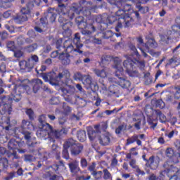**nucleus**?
Instances as JSON below:
<instances>
[{
  "label": "nucleus",
  "instance_id": "f257e3e1",
  "mask_svg": "<svg viewBox=\"0 0 180 180\" xmlns=\"http://www.w3.org/2000/svg\"><path fill=\"white\" fill-rule=\"evenodd\" d=\"M40 77L45 81V82H49L53 86H57L58 85V82L62 81V82L68 86L72 91H75V87L70 84L72 83V79H71V73L68 70H63L61 72L56 73L55 72H49L48 73H40Z\"/></svg>",
  "mask_w": 180,
  "mask_h": 180
},
{
  "label": "nucleus",
  "instance_id": "f03ea898",
  "mask_svg": "<svg viewBox=\"0 0 180 180\" xmlns=\"http://www.w3.org/2000/svg\"><path fill=\"white\" fill-rule=\"evenodd\" d=\"M92 5L91 1H86V0L79 1L78 3L72 4L70 9L68 12V16L70 19H74L75 18V13L77 15H83L84 18L87 19H91L92 12L95 13L96 9H98V6L95 5L93 6H88L86 5Z\"/></svg>",
  "mask_w": 180,
  "mask_h": 180
},
{
  "label": "nucleus",
  "instance_id": "7ed1b4c3",
  "mask_svg": "<svg viewBox=\"0 0 180 180\" xmlns=\"http://www.w3.org/2000/svg\"><path fill=\"white\" fill-rule=\"evenodd\" d=\"M123 65L129 77L139 78L140 77L139 69L143 71L146 68V61L137 60L133 56H128L127 60H124Z\"/></svg>",
  "mask_w": 180,
  "mask_h": 180
},
{
  "label": "nucleus",
  "instance_id": "20e7f679",
  "mask_svg": "<svg viewBox=\"0 0 180 180\" xmlns=\"http://www.w3.org/2000/svg\"><path fill=\"white\" fill-rule=\"evenodd\" d=\"M116 20H117V24L115 27L116 32H119V29H122L123 26L124 27H130L131 23L134 22V20L129 15H124V11H117L115 16L108 17V23L110 25H113Z\"/></svg>",
  "mask_w": 180,
  "mask_h": 180
},
{
  "label": "nucleus",
  "instance_id": "39448f33",
  "mask_svg": "<svg viewBox=\"0 0 180 180\" xmlns=\"http://www.w3.org/2000/svg\"><path fill=\"white\" fill-rule=\"evenodd\" d=\"M21 134H22L24 139L26 141V143L28 146L29 153L31 154H34V155H37V154H40V150L39 148L36 147V144L37 142L36 141L35 138H32V132L30 131L24 130L20 131Z\"/></svg>",
  "mask_w": 180,
  "mask_h": 180
},
{
  "label": "nucleus",
  "instance_id": "423d86ee",
  "mask_svg": "<svg viewBox=\"0 0 180 180\" xmlns=\"http://www.w3.org/2000/svg\"><path fill=\"white\" fill-rule=\"evenodd\" d=\"M115 68L117 69L115 76L117 77V81L113 80V82H115V84L121 86L123 89H129L131 83L126 78L124 70L122 67H120L119 65H117Z\"/></svg>",
  "mask_w": 180,
  "mask_h": 180
},
{
  "label": "nucleus",
  "instance_id": "0eeeda50",
  "mask_svg": "<svg viewBox=\"0 0 180 180\" xmlns=\"http://www.w3.org/2000/svg\"><path fill=\"white\" fill-rule=\"evenodd\" d=\"M73 44L75 46H76V49H74V46H72V44H69L68 46L65 45V48L63 49L64 51H65V54H70L71 53L83 54L84 51H82L80 49L84 46V44L81 43V34H79V32L75 34Z\"/></svg>",
  "mask_w": 180,
  "mask_h": 180
},
{
  "label": "nucleus",
  "instance_id": "6e6552de",
  "mask_svg": "<svg viewBox=\"0 0 180 180\" xmlns=\"http://www.w3.org/2000/svg\"><path fill=\"white\" fill-rule=\"evenodd\" d=\"M75 21L79 29L82 30V34H84L85 36H89L96 31V28L92 24L89 25L88 27V23H86V21H85V19L82 15L77 16ZM86 27H88V29H91V31L87 30Z\"/></svg>",
  "mask_w": 180,
  "mask_h": 180
},
{
  "label": "nucleus",
  "instance_id": "1a4fd4ad",
  "mask_svg": "<svg viewBox=\"0 0 180 180\" xmlns=\"http://www.w3.org/2000/svg\"><path fill=\"white\" fill-rule=\"evenodd\" d=\"M30 89V86L27 84H15L11 93V99L15 102H19L22 99V94L27 92Z\"/></svg>",
  "mask_w": 180,
  "mask_h": 180
},
{
  "label": "nucleus",
  "instance_id": "9d476101",
  "mask_svg": "<svg viewBox=\"0 0 180 180\" xmlns=\"http://www.w3.org/2000/svg\"><path fill=\"white\" fill-rule=\"evenodd\" d=\"M107 2L110 5H115L119 8L118 11H123L124 14L127 11L133 12V6L129 4L130 0H107Z\"/></svg>",
  "mask_w": 180,
  "mask_h": 180
},
{
  "label": "nucleus",
  "instance_id": "9b49d317",
  "mask_svg": "<svg viewBox=\"0 0 180 180\" xmlns=\"http://www.w3.org/2000/svg\"><path fill=\"white\" fill-rule=\"evenodd\" d=\"M53 11H54V9L48 8L46 15L40 18L39 22L44 27V29L49 27V21L51 23H54V22H56V19H57V13L53 12Z\"/></svg>",
  "mask_w": 180,
  "mask_h": 180
},
{
  "label": "nucleus",
  "instance_id": "f8f14e48",
  "mask_svg": "<svg viewBox=\"0 0 180 180\" xmlns=\"http://www.w3.org/2000/svg\"><path fill=\"white\" fill-rule=\"evenodd\" d=\"M83 85H84L86 89H91L92 92L95 93L99 89L98 83L92 80V77L89 75H84L83 80H82Z\"/></svg>",
  "mask_w": 180,
  "mask_h": 180
},
{
  "label": "nucleus",
  "instance_id": "ddd939ff",
  "mask_svg": "<svg viewBox=\"0 0 180 180\" xmlns=\"http://www.w3.org/2000/svg\"><path fill=\"white\" fill-rule=\"evenodd\" d=\"M50 131H51V125L46 124V125H39V129L36 132L38 139L50 138Z\"/></svg>",
  "mask_w": 180,
  "mask_h": 180
},
{
  "label": "nucleus",
  "instance_id": "4468645a",
  "mask_svg": "<svg viewBox=\"0 0 180 180\" xmlns=\"http://www.w3.org/2000/svg\"><path fill=\"white\" fill-rule=\"evenodd\" d=\"M66 141H72L73 145L70 146V153L72 155H79L84 150V145L82 143H77V141L72 138L68 139Z\"/></svg>",
  "mask_w": 180,
  "mask_h": 180
},
{
  "label": "nucleus",
  "instance_id": "2eb2a0df",
  "mask_svg": "<svg viewBox=\"0 0 180 180\" xmlns=\"http://www.w3.org/2000/svg\"><path fill=\"white\" fill-rule=\"evenodd\" d=\"M145 165L147 168H150V169L155 171V169L160 167V158L155 155H151Z\"/></svg>",
  "mask_w": 180,
  "mask_h": 180
},
{
  "label": "nucleus",
  "instance_id": "dca6fc26",
  "mask_svg": "<svg viewBox=\"0 0 180 180\" xmlns=\"http://www.w3.org/2000/svg\"><path fill=\"white\" fill-rule=\"evenodd\" d=\"M141 140H143V141L146 140V134H134L127 139V146H130V144H133V143H136L137 146H141L142 142Z\"/></svg>",
  "mask_w": 180,
  "mask_h": 180
},
{
  "label": "nucleus",
  "instance_id": "f3484780",
  "mask_svg": "<svg viewBox=\"0 0 180 180\" xmlns=\"http://www.w3.org/2000/svg\"><path fill=\"white\" fill-rule=\"evenodd\" d=\"M8 150H13V153H11V157H12L13 160H18L19 156H18V153L15 150L18 148V141L15 139H11L8 143Z\"/></svg>",
  "mask_w": 180,
  "mask_h": 180
},
{
  "label": "nucleus",
  "instance_id": "a211bd4d",
  "mask_svg": "<svg viewBox=\"0 0 180 180\" xmlns=\"http://www.w3.org/2000/svg\"><path fill=\"white\" fill-rule=\"evenodd\" d=\"M74 142L72 141H66L63 143V149L62 150V157L65 160H70V153L68 152V148L73 146Z\"/></svg>",
  "mask_w": 180,
  "mask_h": 180
},
{
  "label": "nucleus",
  "instance_id": "6ab92c4d",
  "mask_svg": "<svg viewBox=\"0 0 180 180\" xmlns=\"http://www.w3.org/2000/svg\"><path fill=\"white\" fill-rule=\"evenodd\" d=\"M112 139H113V136L110 133H105L98 137V141L101 146H109Z\"/></svg>",
  "mask_w": 180,
  "mask_h": 180
},
{
  "label": "nucleus",
  "instance_id": "aec40b11",
  "mask_svg": "<svg viewBox=\"0 0 180 180\" xmlns=\"http://www.w3.org/2000/svg\"><path fill=\"white\" fill-rule=\"evenodd\" d=\"M165 155L172 161V162H178V156L175 154V150L172 148H167L165 150Z\"/></svg>",
  "mask_w": 180,
  "mask_h": 180
},
{
  "label": "nucleus",
  "instance_id": "412c9836",
  "mask_svg": "<svg viewBox=\"0 0 180 180\" xmlns=\"http://www.w3.org/2000/svg\"><path fill=\"white\" fill-rule=\"evenodd\" d=\"M69 169L72 174H78L81 171L79 168V162L77 160H73L68 164Z\"/></svg>",
  "mask_w": 180,
  "mask_h": 180
},
{
  "label": "nucleus",
  "instance_id": "4be33fe9",
  "mask_svg": "<svg viewBox=\"0 0 180 180\" xmlns=\"http://www.w3.org/2000/svg\"><path fill=\"white\" fill-rule=\"evenodd\" d=\"M101 127V125L97 124L94 126V129H96V131L93 129L88 130V136L90 141H94L95 139H96V136L98 135V133H101V131L99 130Z\"/></svg>",
  "mask_w": 180,
  "mask_h": 180
},
{
  "label": "nucleus",
  "instance_id": "5701e85b",
  "mask_svg": "<svg viewBox=\"0 0 180 180\" xmlns=\"http://www.w3.org/2000/svg\"><path fill=\"white\" fill-rule=\"evenodd\" d=\"M178 167L174 165H170L169 168L160 172V175H167V176H169L170 175H176Z\"/></svg>",
  "mask_w": 180,
  "mask_h": 180
},
{
  "label": "nucleus",
  "instance_id": "b1692460",
  "mask_svg": "<svg viewBox=\"0 0 180 180\" xmlns=\"http://www.w3.org/2000/svg\"><path fill=\"white\" fill-rule=\"evenodd\" d=\"M180 64V58L174 56L173 58L169 59L168 63L166 64L167 68H176Z\"/></svg>",
  "mask_w": 180,
  "mask_h": 180
},
{
  "label": "nucleus",
  "instance_id": "393cba45",
  "mask_svg": "<svg viewBox=\"0 0 180 180\" xmlns=\"http://www.w3.org/2000/svg\"><path fill=\"white\" fill-rule=\"evenodd\" d=\"M70 54L62 52L59 54L58 58L63 65H68L71 63Z\"/></svg>",
  "mask_w": 180,
  "mask_h": 180
},
{
  "label": "nucleus",
  "instance_id": "a878e982",
  "mask_svg": "<svg viewBox=\"0 0 180 180\" xmlns=\"http://www.w3.org/2000/svg\"><path fill=\"white\" fill-rule=\"evenodd\" d=\"M62 29L63 30L62 34L65 39L71 37V34H72V31L71 30V23H67L66 25H62Z\"/></svg>",
  "mask_w": 180,
  "mask_h": 180
},
{
  "label": "nucleus",
  "instance_id": "bb28decb",
  "mask_svg": "<svg viewBox=\"0 0 180 180\" xmlns=\"http://www.w3.org/2000/svg\"><path fill=\"white\" fill-rule=\"evenodd\" d=\"M51 168L56 174H60V172H63V171H64L65 165H64V161L60 160L59 163L53 165Z\"/></svg>",
  "mask_w": 180,
  "mask_h": 180
},
{
  "label": "nucleus",
  "instance_id": "cd10ccee",
  "mask_svg": "<svg viewBox=\"0 0 180 180\" xmlns=\"http://www.w3.org/2000/svg\"><path fill=\"white\" fill-rule=\"evenodd\" d=\"M42 177L46 180H60L61 177L57 174H53V172L49 171L45 172Z\"/></svg>",
  "mask_w": 180,
  "mask_h": 180
},
{
  "label": "nucleus",
  "instance_id": "c85d7f7f",
  "mask_svg": "<svg viewBox=\"0 0 180 180\" xmlns=\"http://www.w3.org/2000/svg\"><path fill=\"white\" fill-rule=\"evenodd\" d=\"M32 129H34V127L33 126V124H32V122L25 120H22L21 127H20V131H23L25 130H32Z\"/></svg>",
  "mask_w": 180,
  "mask_h": 180
},
{
  "label": "nucleus",
  "instance_id": "c756f323",
  "mask_svg": "<svg viewBox=\"0 0 180 180\" xmlns=\"http://www.w3.org/2000/svg\"><path fill=\"white\" fill-rule=\"evenodd\" d=\"M120 88L118 86L115 84H112L109 87L110 94L112 96H115V98H119L120 96Z\"/></svg>",
  "mask_w": 180,
  "mask_h": 180
},
{
  "label": "nucleus",
  "instance_id": "7c9ffc66",
  "mask_svg": "<svg viewBox=\"0 0 180 180\" xmlns=\"http://www.w3.org/2000/svg\"><path fill=\"white\" fill-rule=\"evenodd\" d=\"M14 22L18 25H22L24 22H27V15H25L22 14H17L13 18Z\"/></svg>",
  "mask_w": 180,
  "mask_h": 180
},
{
  "label": "nucleus",
  "instance_id": "2f4dec72",
  "mask_svg": "<svg viewBox=\"0 0 180 180\" xmlns=\"http://www.w3.org/2000/svg\"><path fill=\"white\" fill-rule=\"evenodd\" d=\"M15 0H0V8L3 9H9L13 6Z\"/></svg>",
  "mask_w": 180,
  "mask_h": 180
},
{
  "label": "nucleus",
  "instance_id": "473e14b6",
  "mask_svg": "<svg viewBox=\"0 0 180 180\" xmlns=\"http://www.w3.org/2000/svg\"><path fill=\"white\" fill-rule=\"evenodd\" d=\"M158 44L155 41V39L153 38H149L148 41L145 43V47L146 50H150V49H157Z\"/></svg>",
  "mask_w": 180,
  "mask_h": 180
},
{
  "label": "nucleus",
  "instance_id": "72a5a7b5",
  "mask_svg": "<svg viewBox=\"0 0 180 180\" xmlns=\"http://www.w3.org/2000/svg\"><path fill=\"white\" fill-rule=\"evenodd\" d=\"M9 167V160L6 159V158H2L0 155V172L2 171H5V169H8Z\"/></svg>",
  "mask_w": 180,
  "mask_h": 180
},
{
  "label": "nucleus",
  "instance_id": "f704fd0d",
  "mask_svg": "<svg viewBox=\"0 0 180 180\" xmlns=\"http://www.w3.org/2000/svg\"><path fill=\"white\" fill-rule=\"evenodd\" d=\"M40 155H41V153H39V154H37V155L26 154L24 155V161H25V162H33V161H36L37 158H41V157H40Z\"/></svg>",
  "mask_w": 180,
  "mask_h": 180
},
{
  "label": "nucleus",
  "instance_id": "c9c22d12",
  "mask_svg": "<svg viewBox=\"0 0 180 180\" xmlns=\"http://www.w3.org/2000/svg\"><path fill=\"white\" fill-rule=\"evenodd\" d=\"M52 153L54 154L56 160L61 159V148L57 145H52Z\"/></svg>",
  "mask_w": 180,
  "mask_h": 180
},
{
  "label": "nucleus",
  "instance_id": "e433bc0d",
  "mask_svg": "<svg viewBox=\"0 0 180 180\" xmlns=\"http://www.w3.org/2000/svg\"><path fill=\"white\" fill-rule=\"evenodd\" d=\"M147 122L150 125V128L153 130H155V127L158 126V118H153L149 117L147 118Z\"/></svg>",
  "mask_w": 180,
  "mask_h": 180
},
{
  "label": "nucleus",
  "instance_id": "4c0bfd02",
  "mask_svg": "<svg viewBox=\"0 0 180 180\" xmlns=\"http://www.w3.org/2000/svg\"><path fill=\"white\" fill-rule=\"evenodd\" d=\"M153 113H155V115L159 117L160 123H165V122H167V117L165 115L162 114V112L160 111V110H153Z\"/></svg>",
  "mask_w": 180,
  "mask_h": 180
},
{
  "label": "nucleus",
  "instance_id": "58836bf2",
  "mask_svg": "<svg viewBox=\"0 0 180 180\" xmlns=\"http://www.w3.org/2000/svg\"><path fill=\"white\" fill-rule=\"evenodd\" d=\"M77 137L79 141L84 143L86 140V131L85 130H79L77 133Z\"/></svg>",
  "mask_w": 180,
  "mask_h": 180
},
{
  "label": "nucleus",
  "instance_id": "ea45409f",
  "mask_svg": "<svg viewBox=\"0 0 180 180\" xmlns=\"http://www.w3.org/2000/svg\"><path fill=\"white\" fill-rule=\"evenodd\" d=\"M41 85H43V81L40 79H37L35 80V84L32 87V91L34 94H37V91H39V89L41 88Z\"/></svg>",
  "mask_w": 180,
  "mask_h": 180
},
{
  "label": "nucleus",
  "instance_id": "a19ab883",
  "mask_svg": "<svg viewBox=\"0 0 180 180\" xmlns=\"http://www.w3.org/2000/svg\"><path fill=\"white\" fill-rule=\"evenodd\" d=\"M61 132L60 130H56L51 127V131H49V137H55V139H60L61 137Z\"/></svg>",
  "mask_w": 180,
  "mask_h": 180
},
{
  "label": "nucleus",
  "instance_id": "79ce46f5",
  "mask_svg": "<svg viewBox=\"0 0 180 180\" xmlns=\"http://www.w3.org/2000/svg\"><path fill=\"white\" fill-rule=\"evenodd\" d=\"M67 44H68V41H65L63 45V38H60L56 42V47L58 50H61V49H65Z\"/></svg>",
  "mask_w": 180,
  "mask_h": 180
},
{
  "label": "nucleus",
  "instance_id": "37998d69",
  "mask_svg": "<svg viewBox=\"0 0 180 180\" xmlns=\"http://www.w3.org/2000/svg\"><path fill=\"white\" fill-rule=\"evenodd\" d=\"M37 47L38 45L36 43H34L31 45L25 46L24 50H25L27 53H33L35 50H37Z\"/></svg>",
  "mask_w": 180,
  "mask_h": 180
},
{
  "label": "nucleus",
  "instance_id": "c03bdc74",
  "mask_svg": "<svg viewBox=\"0 0 180 180\" xmlns=\"http://www.w3.org/2000/svg\"><path fill=\"white\" fill-rule=\"evenodd\" d=\"M25 146H26V143H25L24 141H18L17 150L20 154H25V153L27 151L26 149H22L23 147H25Z\"/></svg>",
  "mask_w": 180,
  "mask_h": 180
},
{
  "label": "nucleus",
  "instance_id": "a18cd8bd",
  "mask_svg": "<svg viewBox=\"0 0 180 180\" xmlns=\"http://www.w3.org/2000/svg\"><path fill=\"white\" fill-rule=\"evenodd\" d=\"M94 72L97 77H100L101 78H106L108 76V74L106 73V71L105 70H99V69H95Z\"/></svg>",
  "mask_w": 180,
  "mask_h": 180
},
{
  "label": "nucleus",
  "instance_id": "49530a36",
  "mask_svg": "<svg viewBox=\"0 0 180 180\" xmlns=\"http://www.w3.org/2000/svg\"><path fill=\"white\" fill-rule=\"evenodd\" d=\"M3 110L4 113H8V115H11V113H12V104L4 103L3 107Z\"/></svg>",
  "mask_w": 180,
  "mask_h": 180
},
{
  "label": "nucleus",
  "instance_id": "de8ad7c7",
  "mask_svg": "<svg viewBox=\"0 0 180 180\" xmlns=\"http://www.w3.org/2000/svg\"><path fill=\"white\" fill-rule=\"evenodd\" d=\"M127 129V125L124 123L122 124L121 125H119L115 129V134H122V131H124Z\"/></svg>",
  "mask_w": 180,
  "mask_h": 180
},
{
  "label": "nucleus",
  "instance_id": "09e8293b",
  "mask_svg": "<svg viewBox=\"0 0 180 180\" xmlns=\"http://www.w3.org/2000/svg\"><path fill=\"white\" fill-rule=\"evenodd\" d=\"M134 13L136 18H137L138 20H140V13H139V11H134V10L132 8V11H124V15H129V18H131L133 19V17L131 16V14Z\"/></svg>",
  "mask_w": 180,
  "mask_h": 180
},
{
  "label": "nucleus",
  "instance_id": "8fccbe9b",
  "mask_svg": "<svg viewBox=\"0 0 180 180\" xmlns=\"http://www.w3.org/2000/svg\"><path fill=\"white\" fill-rule=\"evenodd\" d=\"M102 37L103 39H110L111 41H115V40H112V37H113V32H112L110 30L103 32Z\"/></svg>",
  "mask_w": 180,
  "mask_h": 180
},
{
  "label": "nucleus",
  "instance_id": "3c124183",
  "mask_svg": "<svg viewBox=\"0 0 180 180\" xmlns=\"http://www.w3.org/2000/svg\"><path fill=\"white\" fill-rule=\"evenodd\" d=\"M91 175L94 176V179L100 180L102 179V176L103 172L102 171H96L91 173Z\"/></svg>",
  "mask_w": 180,
  "mask_h": 180
},
{
  "label": "nucleus",
  "instance_id": "603ef678",
  "mask_svg": "<svg viewBox=\"0 0 180 180\" xmlns=\"http://www.w3.org/2000/svg\"><path fill=\"white\" fill-rule=\"evenodd\" d=\"M103 178L105 180L108 179H112V174H110V172L108 169H104L103 170Z\"/></svg>",
  "mask_w": 180,
  "mask_h": 180
},
{
  "label": "nucleus",
  "instance_id": "864d4df0",
  "mask_svg": "<svg viewBox=\"0 0 180 180\" xmlns=\"http://www.w3.org/2000/svg\"><path fill=\"white\" fill-rule=\"evenodd\" d=\"M136 6L141 13H146V12H148V7H143L140 3H137Z\"/></svg>",
  "mask_w": 180,
  "mask_h": 180
},
{
  "label": "nucleus",
  "instance_id": "5fc2aeb1",
  "mask_svg": "<svg viewBox=\"0 0 180 180\" xmlns=\"http://www.w3.org/2000/svg\"><path fill=\"white\" fill-rule=\"evenodd\" d=\"M34 29L35 32H37V33H43V32H46L49 27L44 28L40 22L39 26H35Z\"/></svg>",
  "mask_w": 180,
  "mask_h": 180
},
{
  "label": "nucleus",
  "instance_id": "6e6d98bb",
  "mask_svg": "<svg viewBox=\"0 0 180 180\" xmlns=\"http://www.w3.org/2000/svg\"><path fill=\"white\" fill-rule=\"evenodd\" d=\"M112 56L108 55H103L101 57V63H103V64H106V63H109L112 61Z\"/></svg>",
  "mask_w": 180,
  "mask_h": 180
},
{
  "label": "nucleus",
  "instance_id": "4d7b16f0",
  "mask_svg": "<svg viewBox=\"0 0 180 180\" xmlns=\"http://www.w3.org/2000/svg\"><path fill=\"white\" fill-rule=\"evenodd\" d=\"M39 126H46V124H50L46 122V115H41L39 117Z\"/></svg>",
  "mask_w": 180,
  "mask_h": 180
},
{
  "label": "nucleus",
  "instance_id": "13d9d810",
  "mask_svg": "<svg viewBox=\"0 0 180 180\" xmlns=\"http://www.w3.org/2000/svg\"><path fill=\"white\" fill-rule=\"evenodd\" d=\"M26 115H28V117L30 120H33L34 119V112L32 108H28L25 111Z\"/></svg>",
  "mask_w": 180,
  "mask_h": 180
},
{
  "label": "nucleus",
  "instance_id": "bf43d9fd",
  "mask_svg": "<svg viewBox=\"0 0 180 180\" xmlns=\"http://www.w3.org/2000/svg\"><path fill=\"white\" fill-rule=\"evenodd\" d=\"M174 89L176 90L174 93V99L176 101H180V86H175Z\"/></svg>",
  "mask_w": 180,
  "mask_h": 180
},
{
  "label": "nucleus",
  "instance_id": "052dcab7",
  "mask_svg": "<svg viewBox=\"0 0 180 180\" xmlns=\"http://www.w3.org/2000/svg\"><path fill=\"white\" fill-rule=\"evenodd\" d=\"M85 77V75L81 74V72H77L74 75V79L75 81H82L84 79V77Z\"/></svg>",
  "mask_w": 180,
  "mask_h": 180
},
{
  "label": "nucleus",
  "instance_id": "680f3d73",
  "mask_svg": "<svg viewBox=\"0 0 180 180\" xmlns=\"http://www.w3.org/2000/svg\"><path fill=\"white\" fill-rule=\"evenodd\" d=\"M27 70H33V68H34V65H36L37 64L31 59V58L27 59Z\"/></svg>",
  "mask_w": 180,
  "mask_h": 180
},
{
  "label": "nucleus",
  "instance_id": "e2e57ef3",
  "mask_svg": "<svg viewBox=\"0 0 180 180\" xmlns=\"http://www.w3.org/2000/svg\"><path fill=\"white\" fill-rule=\"evenodd\" d=\"M20 12L21 15L27 16V15H30V8H29V7H23L21 8Z\"/></svg>",
  "mask_w": 180,
  "mask_h": 180
},
{
  "label": "nucleus",
  "instance_id": "0e129e2a",
  "mask_svg": "<svg viewBox=\"0 0 180 180\" xmlns=\"http://www.w3.org/2000/svg\"><path fill=\"white\" fill-rule=\"evenodd\" d=\"M50 105H58L60 103V100L58 97L53 96L49 100Z\"/></svg>",
  "mask_w": 180,
  "mask_h": 180
},
{
  "label": "nucleus",
  "instance_id": "69168bd1",
  "mask_svg": "<svg viewBox=\"0 0 180 180\" xmlns=\"http://www.w3.org/2000/svg\"><path fill=\"white\" fill-rule=\"evenodd\" d=\"M72 109L70 108V106L67 105V103H63V112L65 115H70L71 113Z\"/></svg>",
  "mask_w": 180,
  "mask_h": 180
},
{
  "label": "nucleus",
  "instance_id": "338daca9",
  "mask_svg": "<svg viewBox=\"0 0 180 180\" xmlns=\"http://www.w3.org/2000/svg\"><path fill=\"white\" fill-rule=\"evenodd\" d=\"M20 68L21 70H27V60H21L19 62Z\"/></svg>",
  "mask_w": 180,
  "mask_h": 180
},
{
  "label": "nucleus",
  "instance_id": "774afa93",
  "mask_svg": "<svg viewBox=\"0 0 180 180\" xmlns=\"http://www.w3.org/2000/svg\"><path fill=\"white\" fill-rule=\"evenodd\" d=\"M148 180H164V179H162L160 176H157L155 174H152L149 176Z\"/></svg>",
  "mask_w": 180,
  "mask_h": 180
}]
</instances>
